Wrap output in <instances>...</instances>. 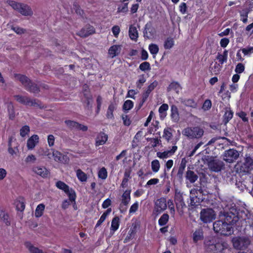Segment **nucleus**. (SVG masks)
Returning <instances> with one entry per match:
<instances>
[{
    "instance_id": "obj_1",
    "label": "nucleus",
    "mask_w": 253,
    "mask_h": 253,
    "mask_svg": "<svg viewBox=\"0 0 253 253\" xmlns=\"http://www.w3.org/2000/svg\"><path fill=\"white\" fill-rule=\"evenodd\" d=\"M229 211L224 214V220H220L213 224V228L216 233L227 236L233 232L231 225L234 224L238 219L239 213L236 208L232 207L229 208Z\"/></svg>"
},
{
    "instance_id": "obj_2",
    "label": "nucleus",
    "mask_w": 253,
    "mask_h": 253,
    "mask_svg": "<svg viewBox=\"0 0 253 253\" xmlns=\"http://www.w3.org/2000/svg\"><path fill=\"white\" fill-rule=\"evenodd\" d=\"M205 247L208 252L213 253H222L227 247V244L217 237H212L206 240Z\"/></svg>"
},
{
    "instance_id": "obj_3",
    "label": "nucleus",
    "mask_w": 253,
    "mask_h": 253,
    "mask_svg": "<svg viewBox=\"0 0 253 253\" xmlns=\"http://www.w3.org/2000/svg\"><path fill=\"white\" fill-rule=\"evenodd\" d=\"M204 131L199 126L187 127L182 131V134L189 139H199L202 137Z\"/></svg>"
},
{
    "instance_id": "obj_4",
    "label": "nucleus",
    "mask_w": 253,
    "mask_h": 253,
    "mask_svg": "<svg viewBox=\"0 0 253 253\" xmlns=\"http://www.w3.org/2000/svg\"><path fill=\"white\" fill-rule=\"evenodd\" d=\"M7 3L13 9L18 11L23 15L31 16L33 14L31 8L27 4L13 0H8Z\"/></svg>"
},
{
    "instance_id": "obj_5",
    "label": "nucleus",
    "mask_w": 253,
    "mask_h": 253,
    "mask_svg": "<svg viewBox=\"0 0 253 253\" xmlns=\"http://www.w3.org/2000/svg\"><path fill=\"white\" fill-rule=\"evenodd\" d=\"M56 186L59 189L63 190L69 197L70 200L75 202L76 198L75 191L69 187L66 184L61 181H58L55 184Z\"/></svg>"
},
{
    "instance_id": "obj_6",
    "label": "nucleus",
    "mask_w": 253,
    "mask_h": 253,
    "mask_svg": "<svg viewBox=\"0 0 253 253\" xmlns=\"http://www.w3.org/2000/svg\"><path fill=\"white\" fill-rule=\"evenodd\" d=\"M215 217V213L211 209H204L200 212V219L204 223L212 222Z\"/></svg>"
},
{
    "instance_id": "obj_7",
    "label": "nucleus",
    "mask_w": 253,
    "mask_h": 253,
    "mask_svg": "<svg viewBox=\"0 0 253 253\" xmlns=\"http://www.w3.org/2000/svg\"><path fill=\"white\" fill-rule=\"evenodd\" d=\"M207 163L209 169L214 172L220 171L224 166V164L221 161L211 157L207 160Z\"/></svg>"
},
{
    "instance_id": "obj_8",
    "label": "nucleus",
    "mask_w": 253,
    "mask_h": 253,
    "mask_svg": "<svg viewBox=\"0 0 253 253\" xmlns=\"http://www.w3.org/2000/svg\"><path fill=\"white\" fill-rule=\"evenodd\" d=\"M233 246L237 249H243L250 245V241L248 237H235L232 239Z\"/></svg>"
},
{
    "instance_id": "obj_9",
    "label": "nucleus",
    "mask_w": 253,
    "mask_h": 253,
    "mask_svg": "<svg viewBox=\"0 0 253 253\" xmlns=\"http://www.w3.org/2000/svg\"><path fill=\"white\" fill-rule=\"evenodd\" d=\"M239 152L235 149H230L224 152L223 156V160L228 163H233L239 157Z\"/></svg>"
},
{
    "instance_id": "obj_10",
    "label": "nucleus",
    "mask_w": 253,
    "mask_h": 253,
    "mask_svg": "<svg viewBox=\"0 0 253 253\" xmlns=\"http://www.w3.org/2000/svg\"><path fill=\"white\" fill-rule=\"evenodd\" d=\"M32 170L35 174L42 178H47L49 174V170L42 166H34L32 168Z\"/></svg>"
},
{
    "instance_id": "obj_11",
    "label": "nucleus",
    "mask_w": 253,
    "mask_h": 253,
    "mask_svg": "<svg viewBox=\"0 0 253 253\" xmlns=\"http://www.w3.org/2000/svg\"><path fill=\"white\" fill-rule=\"evenodd\" d=\"M167 200L165 198H161L155 202L154 211L158 213H160L167 208Z\"/></svg>"
},
{
    "instance_id": "obj_12",
    "label": "nucleus",
    "mask_w": 253,
    "mask_h": 253,
    "mask_svg": "<svg viewBox=\"0 0 253 253\" xmlns=\"http://www.w3.org/2000/svg\"><path fill=\"white\" fill-rule=\"evenodd\" d=\"M198 178V175L193 171L188 169L185 173V182L187 186H189V184L194 183Z\"/></svg>"
},
{
    "instance_id": "obj_13",
    "label": "nucleus",
    "mask_w": 253,
    "mask_h": 253,
    "mask_svg": "<svg viewBox=\"0 0 253 253\" xmlns=\"http://www.w3.org/2000/svg\"><path fill=\"white\" fill-rule=\"evenodd\" d=\"M177 150V147L174 145L172 147L171 149L169 150L165 151L163 152H158L157 153V157L161 159H167L170 156L173 155Z\"/></svg>"
},
{
    "instance_id": "obj_14",
    "label": "nucleus",
    "mask_w": 253,
    "mask_h": 253,
    "mask_svg": "<svg viewBox=\"0 0 253 253\" xmlns=\"http://www.w3.org/2000/svg\"><path fill=\"white\" fill-rule=\"evenodd\" d=\"M144 36L147 39H151L156 35V30L152 26L151 23H147L143 32Z\"/></svg>"
},
{
    "instance_id": "obj_15",
    "label": "nucleus",
    "mask_w": 253,
    "mask_h": 253,
    "mask_svg": "<svg viewBox=\"0 0 253 253\" xmlns=\"http://www.w3.org/2000/svg\"><path fill=\"white\" fill-rule=\"evenodd\" d=\"M39 142V137L37 134L32 135L27 141V147L29 150H33Z\"/></svg>"
},
{
    "instance_id": "obj_16",
    "label": "nucleus",
    "mask_w": 253,
    "mask_h": 253,
    "mask_svg": "<svg viewBox=\"0 0 253 253\" xmlns=\"http://www.w3.org/2000/svg\"><path fill=\"white\" fill-rule=\"evenodd\" d=\"M15 100L19 103L28 106H34L35 102L28 97L19 95L14 96Z\"/></svg>"
},
{
    "instance_id": "obj_17",
    "label": "nucleus",
    "mask_w": 253,
    "mask_h": 253,
    "mask_svg": "<svg viewBox=\"0 0 253 253\" xmlns=\"http://www.w3.org/2000/svg\"><path fill=\"white\" fill-rule=\"evenodd\" d=\"M95 32L93 27L87 25L83 28L78 33V35L82 37H86Z\"/></svg>"
},
{
    "instance_id": "obj_18",
    "label": "nucleus",
    "mask_w": 253,
    "mask_h": 253,
    "mask_svg": "<svg viewBox=\"0 0 253 253\" xmlns=\"http://www.w3.org/2000/svg\"><path fill=\"white\" fill-rule=\"evenodd\" d=\"M122 50L121 45H113L108 50V54L111 58H114L118 55Z\"/></svg>"
},
{
    "instance_id": "obj_19",
    "label": "nucleus",
    "mask_w": 253,
    "mask_h": 253,
    "mask_svg": "<svg viewBox=\"0 0 253 253\" xmlns=\"http://www.w3.org/2000/svg\"><path fill=\"white\" fill-rule=\"evenodd\" d=\"M193 241L194 243L202 241L204 239V233L202 228H199L195 230L192 235Z\"/></svg>"
},
{
    "instance_id": "obj_20",
    "label": "nucleus",
    "mask_w": 253,
    "mask_h": 253,
    "mask_svg": "<svg viewBox=\"0 0 253 253\" xmlns=\"http://www.w3.org/2000/svg\"><path fill=\"white\" fill-rule=\"evenodd\" d=\"M108 140V135L103 132L98 134L95 140V145L98 146L104 144Z\"/></svg>"
},
{
    "instance_id": "obj_21",
    "label": "nucleus",
    "mask_w": 253,
    "mask_h": 253,
    "mask_svg": "<svg viewBox=\"0 0 253 253\" xmlns=\"http://www.w3.org/2000/svg\"><path fill=\"white\" fill-rule=\"evenodd\" d=\"M157 85L158 82L155 81L148 85L147 88L144 92L142 96V99L143 102H144L147 99L151 92L154 89V88L157 86Z\"/></svg>"
},
{
    "instance_id": "obj_22",
    "label": "nucleus",
    "mask_w": 253,
    "mask_h": 253,
    "mask_svg": "<svg viewBox=\"0 0 253 253\" xmlns=\"http://www.w3.org/2000/svg\"><path fill=\"white\" fill-rule=\"evenodd\" d=\"M51 150L52 152V156L53 157L54 160L55 161H59L65 163H68L69 162V158H67L66 160H64V157L62 156V154L60 152L57 151H55L54 150Z\"/></svg>"
},
{
    "instance_id": "obj_23",
    "label": "nucleus",
    "mask_w": 253,
    "mask_h": 253,
    "mask_svg": "<svg viewBox=\"0 0 253 253\" xmlns=\"http://www.w3.org/2000/svg\"><path fill=\"white\" fill-rule=\"evenodd\" d=\"M15 79L16 80L20 82L26 87L28 86V85L31 84L30 80L27 77L22 75H15Z\"/></svg>"
},
{
    "instance_id": "obj_24",
    "label": "nucleus",
    "mask_w": 253,
    "mask_h": 253,
    "mask_svg": "<svg viewBox=\"0 0 253 253\" xmlns=\"http://www.w3.org/2000/svg\"><path fill=\"white\" fill-rule=\"evenodd\" d=\"M120 226V218L118 216L114 217L111 222L110 233L113 234L117 231Z\"/></svg>"
},
{
    "instance_id": "obj_25",
    "label": "nucleus",
    "mask_w": 253,
    "mask_h": 253,
    "mask_svg": "<svg viewBox=\"0 0 253 253\" xmlns=\"http://www.w3.org/2000/svg\"><path fill=\"white\" fill-rule=\"evenodd\" d=\"M130 190H126L122 196V204L127 206L130 201Z\"/></svg>"
},
{
    "instance_id": "obj_26",
    "label": "nucleus",
    "mask_w": 253,
    "mask_h": 253,
    "mask_svg": "<svg viewBox=\"0 0 253 253\" xmlns=\"http://www.w3.org/2000/svg\"><path fill=\"white\" fill-rule=\"evenodd\" d=\"M228 51L224 50L222 53H218L216 56V59L218 61L221 65L225 63L227 61Z\"/></svg>"
},
{
    "instance_id": "obj_27",
    "label": "nucleus",
    "mask_w": 253,
    "mask_h": 253,
    "mask_svg": "<svg viewBox=\"0 0 253 253\" xmlns=\"http://www.w3.org/2000/svg\"><path fill=\"white\" fill-rule=\"evenodd\" d=\"M197 192L198 190L195 188H193L190 191V204L192 206H196V203H197Z\"/></svg>"
},
{
    "instance_id": "obj_28",
    "label": "nucleus",
    "mask_w": 253,
    "mask_h": 253,
    "mask_svg": "<svg viewBox=\"0 0 253 253\" xmlns=\"http://www.w3.org/2000/svg\"><path fill=\"white\" fill-rule=\"evenodd\" d=\"M129 36L132 40L136 41L138 38V34L136 28L131 25L129 28Z\"/></svg>"
},
{
    "instance_id": "obj_29",
    "label": "nucleus",
    "mask_w": 253,
    "mask_h": 253,
    "mask_svg": "<svg viewBox=\"0 0 253 253\" xmlns=\"http://www.w3.org/2000/svg\"><path fill=\"white\" fill-rule=\"evenodd\" d=\"M170 111L172 119L175 122L178 121L179 120V114L177 107L175 105H172Z\"/></svg>"
},
{
    "instance_id": "obj_30",
    "label": "nucleus",
    "mask_w": 253,
    "mask_h": 253,
    "mask_svg": "<svg viewBox=\"0 0 253 253\" xmlns=\"http://www.w3.org/2000/svg\"><path fill=\"white\" fill-rule=\"evenodd\" d=\"M45 206L43 204L38 205L36 209L35 215L36 217L42 216L44 211Z\"/></svg>"
},
{
    "instance_id": "obj_31",
    "label": "nucleus",
    "mask_w": 253,
    "mask_h": 253,
    "mask_svg": "<svg viewBox=\"0 0 253 253\" xmlns=\"http://www.w3.org/2000/svg\"><path fill=\"white\" fill-rule=\"evenodd\" d=\"M76 175L78 179L81 182H85L87 179V175L81 169H78L76 170Z\"/></svg>"
},
{
    "instance_id": "obj_32",
    "label": "nucleus",
    "mask_w": 253,
    "mask_h": 253,
    "mask_svg": "<svg viewBox=\"0 0 253 253\" xmlns=\"http://www.w3.org/2000/svg\"><path fill=\"white\" fill-rule=\"evenodd\" d=\"M169 109V106L167 104H162L159 109V112L161 118H164L167 115V111Z\"/></svg>"
},
{
    "instance_id": "obj_33",
    "label": "nucleus",
    "mask_w": 253,
    "mask_h": 253,
    "mask_svg": "<svg viewBox=\"0 0 253 253\" xmlns=\"http://www.w3.org/2000/svg\"><path fill=\"white\" fill-rule=\"evenodd\" d=\"M149 50L151 54L155 57L159 52V48L158 46L154 43H151L148 47Z\"/></svg>"
},
{
    "instance_id": "obj_34",
    "label": "nucleus",
    "mask_w": 253,
    "mask_h": 253,
    "mask_svg": "<svg viewBox=\"0 0 253 253\" xmlns=\"http://www.w3.org/2000/svg\"><path fill=\"white\" fill-rule=\"evenodd\" d=\"M174 43V42L173 38H168L165 41L164 46L165 49H169L173 47Z\"/></svg>"
},
{
    "instance_id": "obj_35",
    "label": "nucleus",
    "mask_w": 253,
    "mask_h": 253,
    "mask_svg": "<svg viewBox=\"0 0 253 253\" xmlns=\"http://www.w3.org/2000/svg\"><path fill=\"white\" fill-rule=\"evenodd\" d=\"M167 202V207L169 210L170 214L172 217L174 216L175 211L173 201L171 199H169Z\"/></svg>"
},
{
    "instance_id": "obj_36",
    "label": "nucleus",
    "mask_w": 253,
    "mask_h": 253,
    "mask_svg": "<svg viewBox=\"0 0 253 253\" xmlns=\"http://www.w3.org/2000/svg\"><path fill=\"white\" fill-rule=\"evenodd\" d=\"M169 219V215L167 213L163 214L159 219V224L160 226H164L166 225Z\"/></svg>"
},
{
    "instance_id": "obj_37",
    "label": "nucleus",
    "mask_w": 253,
    "mask_h": 253,
    "mask_svg": "<svg viewBox=\"0 0 253 253\" xmlns=\"http://www.w3.org/2000/svg\"><path fill=\"white\" fill-rule=\"evenodd\" d=\"M163 136L166 140L169 141L172 136L171 128L169 127L165 128L164 130Z\"/></svg>"
},
{
    "instance_id": "obj_38",
    "label": "nucleus",
    "mask_w": 253,
    "mask_h": 253,
    "mask_svg": "<svg viewBox=\"0 0 253 253\" xmlns=\"http://www.w3.org/2000/svg\"><path fill=\"white\" fill-rule=\"evenodd\" d=\"M160 168V164L159 161L158 160H155L151 162V168L152 170L154 172H157Z\"/></svg>"
},
{
    "instance_id": "obj_39",
    "label": "nucleus",
    "mask_w": 253,
    "mask_h": 253,
    "mask_svg": "<svg viewBox=\"0 0 253 253\" xmlns=\"http://www.w3.org/2000/svg\"><path fill=\"white\" fill-rule=\"evenodd\" d=\"M169 89L175 90L176 93H178L181 90L180 85L177 82L171 83L169 84Z\"/></svg>"
},
{
    "instance_id": "obj_40",
    "label": "nucleus",
    "mask_w": 253,
    "mask_h": 253,
    "mask_svg": "<svg viewBox=\"0 0 253 253\" xmlns=\"http://www.w3.org/2000/svg\"><path fill=\"white\" fill-rule=\"evenodd\" d=\"M240 50H241L245 56H250L253 53V47L249 46L241 49Z\"/></svg>"
},
{
    "instance_id": "obj_41",
    "label": "nucleus",
    "mask_w": 253,
    "mask_h": 253,
    "mask_svg": "<svg viewBox=\"0 0 253 253\" xmlns=\"http://www.w3.org/2000/svg\"><path fill=\"white\" fill-rule=\"evenodd\" d=\"M133 107V102L130 100H126L123 105V110L125 111H128Z\"/></svg>"
},
{
    "instance_id": "obj_42",
    "label": "nucleus",
    "mask_w": 253,
    "mask_h": 253,
    "mask_svg": "<svg viewBox=\"0 0 253 253\" xmlns=\"http://www.w3.org/2000/svg\"><path fill=\"white\" fill-rule=\"evenodd\" d=\"M233 113L230 110H227L224 115V122L227 123L233 117Z\"/></svg>"
},
{
    "instance_id": "obj_43",
    "label": "nucleus",
    "mask_w": 253,
    "mask_h": 253,
    "mask_svg": "<svg viewBox=\"0 0 253 253\" xmlns=\"http://www.w3.org/2000/svg\"><path fill=\"white\" fill-rule=\"evenodd\" d=\"M244 165L247 169V170L253 169V160L251 157H247L245 160Z\"/></svg>"
},
{
    "instance_id": "obj_44",
    "label": "nucleus",
    "mask_w": 253,
    "mask_h": 253,
    "mask_svg": "<svg viewBox=\"0 0 253 253\" xmlns=\"http://www.w3.org/2000/svg\"><path fill=\"white\" fill-rule=\"evenodd\" d=\"M128 11L127 3H122L118 7L117 12L119 13H126Z\"/></svg>"
},
{
    "instance_id": "obj_45",
    "label": "nucleus",
    "mask_w": 253,
    "mask_h": 253,
    "mask_svg": "<svg viewBox=\"0 0 253 253\" xmlns=\"http://www.w3.org/2000/svg\"><path fill=\"white\" fill-rule=\"evenodd\" d=\"M98 176L99 178L105 179L107 177V171L105 168H102L98 172Z\"/></svg>"
},
{
    "instance_id": "obj_46",
    "label": "nucleus",
    "mask_w": 253,
    "mask_h": 253,
    "mask_svg": "<svg viewBox=\"0 0 253 253\" xmlns=\"http://www.w3.org/2000/svg\"><path fill=\"white\" fill-rule=\"evenodd\" d=\"M0 218L4 222L6 225L10 224L9 221L8 215L4 211H1L0 213Z\"/></svg>"
},
{
    "instance_id": "obj_47",
    "label": "nucleus",
    "mask_w": 253,
    "mask_h": 253,
    "mask_svg": "<svg viewBox=\"0 0 253 253\" xmlns=\"http://www.w3.org/2000/svg\"><path fill=\"white\" fill-rule=\"evenodd\" d=\"M30 132V127L28 126H23L20 130V135L22 137H25Z\"/></svg>"
},
{
    "instance_id": "obj_48",
    "label": "nucleus",
    "mask_w": 253,
    "mask_h": 253,
    "mask_svg": "<svg viewBox=\"0 0 253 253\" xmlns=\"http://www.w3.org/2000/svg\"><path fill=\"white\" fill-rule=\"evenodd\" d=\"M16 209L18 211H23L25 209V205L23 200H18L16 202Z\"/></svg>"
},
{
    "instance_id": "obj_49",
    "label": "nucleus",
    "mask_w": 253,
    "mask_h": 253,
    "mask_svg": "<svg viewBox=\"0 0 253 253\" xmlns=\"http://www.w3.org/2000/svg\"><path fill=\"white\" fill-rule=\"evenodd\" d=\"M139 69L142 71H149L151 69L150 64L148 62H144L140 64Z\"/></svg>"
},
{
    "instance_id": "obj_50",
    "label": "nucleus",
    "mask_w": 253,
    "mask_h": 253,
    "mask_svg": "<svg viewBox=\"0 0 253 253\" xmlns=\"http://www.w3.org/2000/svg\"><path fill=\"white\" fill-rule=\"evenodd\" d=\"M115 109V106L114 104H111L109 105L107 112V117L108 118H112L113 117V112Z\"/></svg>"
},
{
    "instance_id": "obj_51",
    "label": "nucleus",
    "mask_w": 253,
    "mask_h": 253,
    "mask_svg": "<svg viewBox=\"0 0 253 253\" xmlns=\"http://www.w3.org/2000/svg\"><path fill=\"white\" fill-rule=\"evenodd\" d=\"M146 82V79L144 75H142L139 77V79L136 82V86L138 88H140L143 84Z\"/></svg>"
},
{
    "instance_id": "obj_52",
    "label": "nucleus",
    "mask_w": 253,
    "mask_h": 253,
    "mask_svg": "<svg viewBox=\"0 0 253 253\" xmlns=\"http://www.w3.org/2000/svg\"><path fill=\"white\" fill-rule=\"evenodd\" d=\"M26 88L29 91L34 93H37L39 91V88L37 85L31 83L30 84L28 85V86H27Z\"/></svg>"
},
{
    "instance_id": "obj_53",
    "label": "nucleus",
    "mask_w": 253,
    "mask_h": 253,
    "mask_svg": "<svg viewBox=\"0 0 253 253\" xmlns=\"http://www.w3.org/2000/svg\"><path fill=\"white\" fill-rule=\"evenodd\" d=\"M65 123L68 126L71 128H77L78 126H79V124L73 121H66Z\"/></svg>"
},
{
    "instance_id": "obj_54",
    "label": "nucleus",
    "mask_w": 253,
    "mask_h": 253,
    "mask_svg": "<svg viewBox=\"0 0 253 253\" xmlns=\"http://www.w3.org/2000/svg\"><path fill=\"white\" fill-rule=\"evenodd\" d=\"M138 207L139 204L138 202L136 201L131 206L129 210V213L130 214L134 213L138 210Z\"/></svg>"
},
{
    "instance_id": "obj_55",
    "label": "nucleus",
    "mask_w": 253,
    "mask_h": 253,
    "mask_svg": "<svg viewBox=\"0 0 253 253\" xmlns=\"http://www.w3.org/2000/svg\"><path fill=\"white\" fill-rule=\"evenodd\" d=\"M55 142V137L52 135L50 134L47 136V143L48 145L50 147H53L54 145Z\"/></svg>"
},
{
    "instance_id": "obj_56",
    "label": "nucleus",
    "mask_w": 253,
    "mask_h": 253,
    "mask_svg": "<svg viewBox=\"0 0 253 253\" xmlns=\"http://www.w3.org/2000/svg\"><path fill=\"white\" fill-rule=\"evenodd\" d=\"M245 70V66L242 63H238L235 68V72L238 74L242 73Z\"/></svg>"
},
{
    "instance_id": "obj_57",
    "label": "nucleus",
    "mask_w": 253,
    "mask_h": 253,
    "mask_svg": "<svg viewBox=\"0 0 253 253\" xmlns=\"http://www.w3.org/2000/svg\"><path fill=\"white\" fill-rule=\"evenodd\" d=\"M211 107V102L210 100H206L203 105V109L204 110H208Z\"/></svg>"
},
{
    "instance_id": "obj_58",
    "label": "nucleus",
    "mask_w": 253,
    "mask_h": 253,
    "mask_svg": "<svg viewBox=\"0 0 253 253\" xmlns=\"http://www.w3.org/2000/svg\"><path fill=\"white\" fill-rule=\"evenodd\" d=\"M179 11L182 14H185L187 12V7L186 3L182 2L179 6Z\"/></svg>"
},
{
    "instance_id": "obj_59",
    "label": "nucleus",
    "mask_w": 253,
    "mask_h": 253,
    "mask_svg": "<svg viewBox=\"0 0 253 253\" xmlns=\"http://www.w3.org/2000/svg\"><path fill=\"white\" fill-rule=\"evenodd\" d=\"M8 111L9 115V118L11 119L14 118L15 116L13 106L11 104H9L8 106Z\"/></svg>"
},
{
    "instance_id": "obj_60",
    "label": "nucleus",
    "mask_w": 253,
    "mask_h": 253,
    "mask_svg": "<svg viewBox=\"0 0 253 253\" xmlns=\"http://www.w3.org/2000/svg\"><path fill=\"white\" fill-rule=\"evenodd\" d=\"M138 93V91L134 89H130L128 91L127 94V97L131 98L133 99H135L134 95L137 94Z\"/></svg>"
},
{
    "instance_id": "obj_61",
    "label": "nucleus",
    "mask_w": 253,
    "mask_h": 253,
    "mask_svg": "<svg viewBox=\"0 0 253 253\" xmlns=\"http://www.w3.org/2000/svg\"><path fill=\"white\" fill-rule=\"evenodd\" d=\"M159 182V179L158 178H152L148 180L145 185V187H147L148 186L152 185H155Z\"/></svg>"
},
{
    "instance_id": "obj_62",
    "label": "nucleus",
    "mask_w": 253,
    "mask_h": 253,
    "mask_svg": "<svg viewBox=\"0 0 253 253\" xmlns=\"http://www.w3.org/2000/svg\"><path fill=\"white\" fill-rule=\"evenodd\" d=\"M112 31L114 36L117 38L120 32V27L118 26H114L112 28Z\"/></svg>"
},
{
    "instance_id": "obj_63",
    "label": "nucleus",
    "mask_w": 253,
    "mask_h": 253,
    "mask_svg": "<svg viewBox=\"0 0 253 253\" xmlns=\"http://www.w3.org/2000/svg\"><path fill=\"white\" fill-rule=\"evenodd\" d=\"M7 171L3 168H0V181H2L7 175Z\"/></svg>"
},
{
    "instance_id": "obj_64",
    "label": "nucleus",
    "mask_w": 253,
    "mask_h": 253,
    "mask_svg": "<svg viewBox=\"0 0 253 253\" xmlns=\"http://www.w3.org/2000/svg\"><path fill=\"white\" fill-rule=\"evenodd\" d=\"M221 68V66L220 63H215L214 67L211 68V70L215 74H217L220 71Z\"/></svg>"
}]
</instances>
